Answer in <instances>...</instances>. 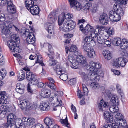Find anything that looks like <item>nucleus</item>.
Listing matches in <instances>:
<instances>
[{
    "label": "nucleus",
    "instance_id": "nucleus-12",
    "mask_svg": "<svg viewBox=\"0 0 128 128\" xmlns=\"http://www.w3.org/2000/svg\"><path fill=\"white\" fill-rule=\"evenodd\" d=\"M48 79L49 81V82H46L45 84L51 89L54 90H56V88L54 84V81L53 79L50 77L48 78Z\"/></svg>",
    "mask_w": 128,
    "mask_h": 128
},
{
    "label": "nucleus",
    "instance_id": "nucleus-37",
    "mask_svg": "<svg viewBox=\"0 0 128 128\" xmlns=\"http://www.w3.org/2000/svg\"><path fill=\"white\" fill-rule=\"evenodd\" d=\"M60 122L64 126L67 127L68 128H70V124L68 122L67 117L65 119H60Z\"/></svg>",
    "mask_w": 128,
    "mask_h": 128
},
{
    "label": "nucleus",
    "instance_id": "nucleus-21",
    "mask_svg": "<svg viewBox=\"0 0 128 128\" xmlns=\"http://www.w3.org/2000/svg\"><path fill=\"white\" fill-rule=\"evenodd\" d=\"M50 92L49 90L46 89H43L41 90L40 95L44 98H47L50 96Z\"/></svg>",
    "mask_w": 128,
    "mask_h": 128
},
{
    "label": "nucleus",
    "instance_id": "nucleus-15",
    "mask_svg": "<svg viewBox=\"0 0 128 128\" xmlns=\"http://www.w3.org/2000/svg\"><path fill=\"white\" fill-rule=\"evenodd\" d=\"M36 40L34 33L32 32H29L26 38V40L28 43L33 44L34 43Z\"/></svg>",
    "mask_w": 128,
    "mask_h": 128
},
{
    "label": "nucleus",
    "instance_id": "nucleus-55",
    "mask_svg": "<svg viewBox=\"0 0 128 128\" xmlns=\"http://www.w3.org/2000/svg\"><path fill=\"white\" fill-rule=\"evenodd\" d=\"M35 122V120L34 118H28L27 125L29 126L32 125Z\"/></svg>",
    "mask_w": 128,
    "mask_h": 128
},
{
    "label": "nucleus",
    "instance_id": "nucleus-28",
    "mask_svg": "<svg viewBox=\"0 0 128 128\" xmlns=\"http://www.w3.org/2000/svg\"><path fill=\"white\" fill-rule=\"evenodd\" d=\"M90 44L83 42L82 43V47L85 51L87 52H89L91 49H92L90 47Z\"/></svg>",
    "mask_w": 128,
    "mask_h": 128
},
{
    "label": "nucleus",
    "instance_id": "nucleus-48",
    "mask_svg": "<svg viewBox=\"0 0 128 128\" xmlns=\"http://www.w3.org/2000/svg\"><path fill=\"white\" fill-rule=\"evenodd\" d=\"M112 66L114 68H118L119 67L118 58L114 59L112 62Z\"/></svg>",
    "mask_w": 128,
    "mask_h": 128
},
{
    "label": "nucleus",
    "instance_id": "nucleus-63",
    "mask_svg": "<svg viewBox=\"0 0 128 128\" xmlns=\"http://www.w3.org/2000/svg\"><path fill=\"white\" fill-rule=\"evenodd\" d=\"M100 128H112V126L111 124L106 123L104 124L102 127H100Z\"/></svg>",
    "mask_w": 128,
    "mask_h": 128
},
{
    "label": "nucleus",
    "instance_id": "nucleus-42",
    "mask_svg": "<svg viewBox=\"0 0 128 128\" xmlns=\"http://www.w3.org/2000/svg\"><path fill=\"white\" fill-rule=\"evenodd\" d=\"M88 52L87 56L90 58H94L95 56V52L94 50L92 48L91 49L89 52Z\"/></svg>",
    "mask_w": 128,
    "mask_h": 128
},
{
    "label": "nucleus",
    "instance_id": "nucleus-3",
    "mask_svg": "<svg viewBox=\"0 0 128 128\" xmlns=\"http://www.w3.org/2000/svg\"><path fill=\"white\" fill-rule=\"evenodd\" d=\"M73 17V15L72 14H65L64 13H62L59 15L58 18V24L60 25L62 24L65 18L67 21L71 20L70 19H72Z\"/></svg>",
    "mask_w": 128,
    "mask_h": 128
},
{
    "label": "nucleus",
    "instance_id": "nucleus-16",
    "mask_svg": "<svg viewBox=\"0 0 128 128\" xmlns=\"http://www.w3.org/2000/svg\"><path fill=\"white\" fill-rule=\"evenodd\" d=\"M2 29L1 35L2 38H7L9 35L10 28L3 27V28H2Z\"/></svg>",
    "mask_w": 128,
    "mask_h": 128
},
{
    "label": "nucleus",
    "instance_id": "nucleus-25",
    "mask_svg": "<svg viewBox=\"0 0 128 128\" xmlns=\"http://www.w3.org/2000/svg\"><path fill=\"white\" fill-rule=\"evenodd\" d=\"M15 126L18 128H26L25 123L23 122L21 120H16V121Z\"/></svg>",
    "mask_w": 128,
    "mask_h": 128
},
{
    "label": "nucleus",
    "instance_id": "nucleus-10",
    "mask_svg": "<svg viewBox=\"0 0 128 128\" xmlns=\"http://www.w3.org/2000/svg\"><path fill=\"white\" fill-rule=\"evenodd\" d=\"M20 103L19 106L22 110L29 108L31 106L30 102L27 100L20 101Z\"/></svg>",
    "mask_w": 128,
    "mask_h": 128
},
{
    "label": "nucleus",
    "instance_id": "nucleus-24",
    "mask_svg": "<svg viewBox=\"0 0 128 128\" xmlns=\"http://www.w3.org/2000/svg\"><path fill=\"white\" fill-rule=\"evenodd\" d=\"M119 5L114 4L113 7V8L114 10L117 11L116 12L122 16L124 15V11L123 9L122 8L120 7L119 8H118L116 7L117 6L119 7Z\"/></svg>",
    "mask_w": 128,
    "mask_h": 128
},
{
    "label": "nucleus",
    "instance_id": "nucleus-35",
    "mask_svg": "<svg viewBox=\"0 0 128 128\" xmlns=\"http://www.w3.org/2000/svg\"><path fill=\"white\" fill-rule=\"evenodd\" d=\"M122 41L121 39L119 38H113L112 40V44L114 45L120 46Z\"/></svg>",
    "mask_w": 128,
    "mask_h": 128
},
{
    "label": "nucleus",
    "instance_id": "nucleus-52",
    "mask_svg": "<svg viewBox=\"0 0 128 128\" xmlns=\"http://www.w3.org/2000/svg\"><path fill=\"white\" fill-rule=\"evenodd\" d=\"M64 73H61L60 76V78L62 80L66 81L68 78V76L66 74H65Z\"/></svg>",
    "mask_w": 128,
    "mask_h": 128
},
{
    "label": "nucleus",
    "instance_id": "nucleus-18",
    "mask_svg": "<svg viewBox=\"0 0 128 128\" xmlns=\"http://www.w3.org/2000/svg\"><path fill=\"white\" fill-rule=\"evenodd\" d=\"M13 25L11 23V22L9 21H6V22L2 21L0 22V27L3 28L4 27L5 28H10L12 27V26Z\"/></svg>",
    "mask_w": 128,
    "mask_h": 128
},
{
    "label": "nucleus",
    "instance_id": "nucleus-23",
    "mask_svg": "<svg viewBox=\"0 0 128 128\" xmlns=\"http://www.w3.org/2000/svg\"><path fill=\"white\" fill-rule=\"evenodd\" d=\"M86 5V6H88L86 8L88 10L90 9L91 10L92 12V13H94L97 11V5H94L92 7V4L90 3L87 4Z\"/></svg>",
    "mask_w": 128,
    "mask_h": 128
},
{
    "label": "nucleus",
    "instance_id": "nucleus-22",
    "mask_svg": "<svg viewBox=\"0 0 128 128\" xmlns=\"http://www.w3.org/2000/svg\"><path fill=\"white\" fill-rule=\"evenodd\" d=\"M29 10L31 14L33 15H37L39 14V8L37 5H34Z\"/></svg>",
    "mask_w": 128,
    "mask_h": 128
},
{
    "label": "nucleus",
    "instance_id": "nucleus-5",
    "mask_svg": "<svg viewBox=\"0 0 128 128\" xmlns=\"http://www.w3.org/2000/svg\"><path fill=\"white\" fill-rule=\"evenodd\" d=\"M16 116L13 114H8L7 117V122L6 124L8 125V126H9L11 128H12V126L15 127V124L14 123L16 124V120H16Z\"/></svg>",
    "mask_w": 128,
    "mask_h": 128
},
{
    "label": "nucleus",
    "instance_id": "nucleus-50",
    "mask_svg": "<svg viewBox=\"0 0 128 128\" xmlns=\"http://www.w3.org/2000/svg\"><path fill=\"white\" fill-rule=\"evenodd\" d=\"M91 38L90 36H86L84 39V42L90 44L92 42V39Z\"/></svg>",
    "mask_w": 128,
    "mask_h": 128
},
{
    "label": "nucleus",
    "instance_id": "nucleus-57",
    "mask_svg": "<svg viewBox=\"0 0 128 128\" xmlns=\"http://www.w3.org/2000/svg\"><path fill=\"white\" fill-rule=\"evenodd\" d=\"M120 121V126L124 127L123 128H128L127 126L126 125V122L125 120H123V118Z\"/></svg>",
    "mask_w": 128,
    "mask_h": 128
},
{
    "label": "nucleus",
    "instance_id": "nucleus-51",
    "mask_svg": "<svg viewBox=\"0 0 128 128\" xmlns=\"http://www.w3.org/2000/svg\"><path fill=\"white\" fill-rule=\"evenodd\" d=\"M117 4H116L120 5H122L123 4H126L127 2V0H117L116 1Z\"/></svg>",
    "mask_w": 128,
    "mask_h": 128
},
{
    "label": "nucleus",
    "instance_id": "nucleus-58",
    "mask_svg": "<svg viewBox=\"0 0 128 128\" xmlns=\"http://www.w3.org/2000/svg\"><path fill=\"white\" fill-rule=\"evenodd\" d=\"M68 60L72 64H72L73 63L75 62V60L74 56L71 55H70L68 56Z\"/></svg>",
    "mask_w": 128,
    "mask_h": 128
},
{
    "label": "nucleus",
    "instance_id": "nucleus-49",
    "mask_svg": "<svg viewBox=\"0 0 128 128\" xmlns=\"http://www.w3.org/2000/svg\"><path fill=\"white\" fill-rule=\"evenodd\" d=\"M90 87L92 89H97L99 88L100 85L97 83L93 82L90 84Z\"/></svg>",
    "mask_w": 128,
    "mask_h": 128
},
{
    "label": "nucleus",
    "instance_id": "nucleus-53",
    "mask_svg": "<svg viewBox=\"0 0 128 128\" xmlns=\"http://www.w3.org/2000/svg\"><path fill=\"white\" fill-rule=\"evenodd\" d=\"M101 34L99 33L97 39L98 42L100 44H102L104 42V40L102 38Z\"/></svg>",
    "mask_w": 128,
    "mask_h": 128
},
{
    "label": "nucleus",
    "instance_id": "nucleus-29",
    "mask_svg": "<svg viewBox=\"0 0 128 128\" xmlns=\"http://www.w3.org/2000/svg\"><path fill=\"white\" fill-rule=\"evenodd\" d=\"M120 46L122 49H125L128 47V41L126 39H123Z\"/></svg>",
    "mask_w": 128,
    "mask_h": 128
},
{
    "label": "nucleus",
    "instance_id": "nucleus-40",
    "mask_svg": "<svg viewBox=\"0 0 128 128\" xmlns=\"http://www.w3.org/2000/svg\"><path fill=\"white\" fill-rule=\"evenodd\" d=\"M118 60L119 62V66L120 65L121 66L123 67L125 66L128 61L126 59V58L124 59L122 57H120L118 58Z\"/></svg>",
    "mask_w": 128,
    "mask_h": 128
},
{
    "label": "nucleus",
    "instance_id": "nucleus-20",
    "mask_svg": "<svg viewBox=\"0 0 128 128\" xmlns=\"http://www.w3.org/2000/svg\"><path fill=\"white\" fill-rule=\"evenodd\" d=\"M110 103L112 106H118L119 104L118 99L116 95L112 96L110 101Z\"/></svg>",
    "mask_w": 128,
    "mask_h": 128
},
{
    "label": "nucleus",
    "instance_id": "nucleus-43",
    "mask_svg": "<svg viewBox=\"0 0 128 128\" xmlns=\"http://www.w3.org/2000/svg\"><path fill=\"white\" fill-rule=\"evenodd\" d=\"M120 121L119 120H115L114 123H112L111 126L112 128H119L120 126Z\"/></svg>",
    "mask_w": 128,
    "mask_h": 128
},
{
    "label": "nucleus",
    "instance_id": "nucleus-54",
    "mask_svg": "<svg viewBox=\"0 0 128 128\" xmlns=\"http://www.w3.org/2000/svg\"><path fill=\"white\" fill-rule=\"evenodd\" d=\"M115 117L116 118L115 120H119L122 119L124 118L122 114L120 113H118L115 116Z\"/></svg>",
    "mask_w": 128,
    "mask_h": 128
},
{
    "label": "nucleus",
    "instance_id": "nucleus-61",
    "mask_svg": "<svg viewBox=\"0 0 128 128\" xmlns=\"http://www.w3.org/2000/svg\"><path fill=\"white\" fill-rule=\"evenodd\" d=\"M76 80L75 78L71 79L68 81V83L71 85H73L76 83Z\"/></svg>",
    "mask_w": 128,
    "mask_h": 128
},
{
    "label": "nucleus",
    "instance_id": "nucleus-30",
    "mask_svg": "<svg viewBox=\"0 0 128 128\" xmlns=\"http://www.w3.org/2000/svg\"><path fill=\"white\" fill-rule=\"evenodd\" d=\"M93 30L92 26H90L89 24H87L84 28V34H88V33H90Z\"/></svg>",
    "mask_w": 128,
    "mask_h": 128
},
{
    "label": "nucleus",
    "instance_id": "nucleus-19",
    "mask_svg": "<svg viewBox=\"0 0 128 128\" xmlns=\"http://www.w3.org/2000/svg\"><path fill=\"white\" fill-rule=\"evenodd\" d=\"M51 100L52 99L53 100H57L56 102H54V104L55 106H61L62 105V101L61 100H59L58 98V96L56 94L54 95L53 96H52L50 98Z\"/></svg>",
    "mask_w": 128,
    "mask_h": 128
},
{
    "label": "nucleus",
    "instance_id": "nucleus-1",
    "mask_svg": "<svg viewBox=\"0 0 128 128\" xmlns=\"http://www.w3.org/2000/svg\"><path fill=\"white\" fill-rule=\"evenodd\" d=\"M10 40L8 41L7 45L10 50L16 53V54L20 52V48L17 44L20 42L19 38L17 34H12L10 37Z\"/></svg>",
    "mask_w": 128,
    "mask_h": 128
},
{
    "label": "nucleus",
    "instance_id": "nucleus-38",
    "mask_svg": "<svg viewBox=\"0 0 128 128\" xmlns=\"http://www.w3.org/2000/svg\"><path fill=\"white\" fill-rule=\"evenodd\" d=\"M7 9L8 11L10 13L13 14L16 12V9L15 6L14 5L7 6Z\"/></svg>",
    "mask_w": 128,
    "mask_h": 128
},
{
    "label": "nucleus",
    "instance_id": "nucleus-60",
    "mask_svg": "<svg viewBox=\"0 0 128 128\" xmlns=\"http://www.w3.org/2000/svg\"><path fill=\"white\" fill-rule=\"evenodd\" d=\"M116 88L118 90V92L120 94L121 96H122L123 94V93L120 85L118 84H117L116 86Z\"/></svg>",
    "mask_w": 128,
    "mask_h": 128
},
{
    "label": "nucleus",
    "instance_id": "nucleus-2",
    "mask_svg": "<svg viewBox=\"0 0 128 128\" xmlns=\"http://www.w3.org/2000/svg\"><path fill=\"white\" fill-rule=\"evenodd\" d=\"M62 24H58L59 28L61 30L65 32H68L73 30L76 25V22L73 20L65 21L63 24L62 27L61 26Z\"/></svg>",
    "mask_w": 128,
    "mask_h": 128
},
{
    "label": "nucleus",
    "instance_id": "nucleus-47",
    "mask_svg": "<svg viewBox=\"0 0 128 128\" xmlns=\"http://www.w3.org/2000/svg\"><path fill=\"white\" fill-rule=\"evenodd\" d=\"M0 110L1 111V112L2 113H5V115L6 114V112H9L8 108H6V106L4 105H1L0 107Z\"/></svg>",
    "mask_w": 128,
    "mask_h": 128
},
{
    "label": "nucleus",
    "instance_id": "nucleus-7",
    "mask_svg": "<svg viewBox=\"0 0 128 128\" xmlns=\"http://www.w3.org/2000/svg\"><path fill=\"white\" fill-rule=\"evenodd\" d=\"M109 18L112 21L114 22H118L121 19V16L118 14L116 12L113 10L110 11L109 12Z\"/></svg>",
    "mask_w": 128,
    "mask_h": 128
},
{
    "label": "nucleus",
    "instance_id": "nucleus-14",
    "mask_svg": "<svg viewBox=\"0 0 128 128\" xmlns=\"http://www.w3.org/2000/svg\"><path fill=\"white\" fill-rule=\"evenodd\" d=\"M44 123L48 126V128H50V126L54 124L55 122L54 119L49 116H47L44 119Z\"/></svg>",
    "mask_w": 128,
    "mask_h": 128
},
{
    "label": "nucleus",
    "instance_id": "nucleus-46",
    "mask_svg": "<svg viewBox=\"0 0 128 128\" xmlns=\"http://www.w3.org/2000/svg\"><path fill=\"white\" fill-rule=\"evenodd\" d=\"M54 24H49L48 25V28L47 29L48 32L52 34L54 31Z\"/></svg>",
    "mask_w": 128,
    "mask_h": 128
},
{
    "label": "nucleus",
    "instance_id": "nucleus-36",
    "mask_svg": "<svg viewBox=\"0 0 128 128\" xmlns=\"http://www.w3.org/2000/svg\"><path fill=\"white\" fill-rule=\"evenodd\" d=\"M90 65L92 69H94L93 70H94L99 71V70L98 69L100 68V66H99V64H97L96 62H90Z\"/></svg>",
    "mask_w": 128,
    "mask_h": 128
},
{
    "label": "nucleus",
    "instance_id": "nucleus-41",
    "mask_svg": "<svg viewBox=\"0 0 128 128\" xmlns=\"http://www.w3.org/2000/svg\"><path fill=\"white\" fill-rule=\"evenodd\" d=\"M81 75L84 82H87L90 80L88 74H87L84 72H82L81 73Z\"/></svg>",
    "mask_w": 128,
    "mask_h": 128
},
{
    "label": "nucleus",
    "instance_id": "nucleus-34",
    "mask_svg": "<svg viewBox=\"0 0 128 128\" xmlns=\"http://www.w3.org/2000/svg\"><path fill=\"white\" fill-rule=\"evenodd\" d=\"M103 77L104 76V74L103 72L101 71H98V73L95 76V77L93 79L92 81L96 82L100 80V76Z\"/></svg>",
    "mask_w": 128,
    "mask_h": 128
},
{
    "label": "nucleus",
    "instance_id": "nucleus-9",
    "mask_svg": "<svg viewBox=\"0 0 128 128\" xmlns=\"http://www.w3.org/2000/svg\"><path fill=\"white\" fill-rule=\"evenodd\" d=\"M70 3V6L74 7L76 10H79L82 8L81 4L76 0H68Z\"/></svg>",
    "mask_w": 128,
    "mask_h": 128
},
{
    "label": "nucleus",
    "instance_id": "nucleus-13",
    "mask_svg": "<svg viewBox=\"0 0 128 128\" xmlns=\"http://www.w3.org/2000/svg\"><path fill=\"white\" fill-rule=\"evenodd\" d=\"M8 98V95L6 92L5 91L0 92V104L2 102V104H6L7 102L6 99Z\"/></svg>",
    "mask_w": 128,
    "mask_h": 128
},
{
    "label": "nucleus",
    "instance_id": "nucleus-8",
    "mask_svg": "<svg viewBox=\"0 0 128 128\" xmlns=\"http://www.w3.org/2000/svg\"><path fill=\"white\" fill-rule=\"evenodd\" d=\"M97 108L100 111L102 112L105 110L106 108H108L109 104L108 102H105L102 99L101 100L100 102L97 104Z\"/></svg>",
    "mask_w": 128,
    "mask_h": 128
},
{
    "label": "nucleus",
    "instance_id": "nucleus-62",
    "mask_svg": "<svg viewBox=\"0 0 128 128\" xmlns=\"http://www.w3.org/2000/svg\"><path fill=\"white\" fill-rule=\"evenodd\" d=\"M31 128H44V127L42 124H37L32 126Z\"/></svg>",
    "mask_w": 128,
    "mask_h": 128
},
{
    "label": "nucleus",
    "instance_id": "nucleus-6",
    "mask_svg": "<svg viewBox=\"0 0 128 128\" xmlns=\"http://www.w3.org/2000/svg\"><path fill=\"white\" fill-rule=\"evenodd\" d=\"M26 77L28 80L31 81L30 84H32L33 85H36L38 83V79L32 72H26Z\"/></svg>",
    "mask_w": 128,
    "mask_h": 128
},
{
    "label": "nucleus",
    "instance_id": "nucleus-17",
    "mask_svg": "<svg viewBox=\"0 0 128 128\" xmlns=\"http://www.w3.org/2000/svg\"><path fill=\"white\" fill-rule=\"evenodd\" d=\"M25 89V86L24 84H17L15 90L18 92L22 94H24Z\"/></svg>",
    "mask_w": 128,
    "mask_h": 128
},
{
    "label": "nucleus",
    "instance_id": "nucleus-11",
    "mask_svg": "<svg viewBox=\"0 0 128 128\" xmlns=\"http://www.w3.org/2000/svg\"><path fill=\"white\" fill-rule=\"evenodd\" d=\"M99 20L100 24L103 25H106L108 22V18L106 14H103L100 16Z\"/></svg>",
    "mask_w": 128,
    "mask_h": 128
},
{
    "label": "nucleus",
    "instance_id": "nucleus-64",
    "mask_svg": "<svg viewBox=\"0 0 128 128\" xmlns=\"http://www.w3.org/2000/svg\"><path fill=\"white\" fill-rule=\"evenodd\" d=\"M100 128H112V126L111 124L106 123L104 124L102 127H100Z\"/></svg>",
    "mask_w": 128,
    "mask_h": 128
},
{
    "label": "nucleus",
    "instance_id": "nucleus-56",
    "mask_svg": "<svg viewBox=\"0 0 128 128\" xmlns=\"http://www.w3.org/2000/svg\"><path fill=\"white\" fill-rule=\"evenodd\" d=\"M42 57L40 56V57L37 56V60L35 62L36 63H39L40 64H41L42 66H43L44 65V64L42 62Z\"/></svg>",
    "mask_w": 128,
    "mask_h": 128
},
{
    "label": "nucleus",
    "instance_id": "nucleus-27",
    "mask_svg": "<svg viewBox=\"0 0 128 128\" xmlns=\"http://www.w3.org/2000/svg\"><path fill=\"white\" fill-rule=\"evenodd\" d=\"M53 69L57 74L60 75L61 73H64L65 71L63 70L59 65H56L53 67Z\"/></svg>",
    "mask_w": 128,
    "mask_h": 128
},
{
    "label": "nucleus",
    "instance_id": "nucleus-45",
    "mask_svg": "<svg viewBox=\"0 0 128 128\" xmlns=\"http://www.w3.org/2000/svg\"><path fill=\"white\" fill-rule=\"evenodd\" d=\"M110 110L112 113L118 112V108L116 106H111L110 107Z\"/></svg>",
    "mask_w": 128,
    "mask_h": 128
},
{
    "label": "nucleus",
    "instance_id": "nucleus-44",
    "mask_svg": "<svg viewBox=\"0 0 128 128\" xmlns=\"http://www.w3.org/2000/svg\"><path fill=\"white\" fill-rule=\"evenodd\" d=\"M69 51L72 52H74L76 54H77L79 52H78L77 48L75 45L71 46L69 49Z\"/></svg>",
    "mask_w": 128,
    "mask_h": 128
},
{
    "label": "nucleus",
    "instance_id": "nucleus-33",
    "mask_svg": "<svg viewBox=\"0 0 128 128\" xmlns=\"http://www.w3.org/2000/svg\"><path fill=\"white\" fill-rule=\"evenodd\" d=\"M103 54L104 58L107 60H110L112 58L110 52L108 50H105L103 51Z\"/></svg>",
    "mask_w": 128,
    "mask_h": 128
},
{
    "label": "nucleus",
    "instance_id": "nucleus-39",
    "mask_svg": "<svg viewBox=\"0 0 128 128\" xmlns=\"http://www.w3.org/2000/svg\"><path fill=\"white\" fill-rule=\"evenodd\" d=\"M54 13L51 12L48 15V22L50 23L49 24H54L53 23L55 22V20L54 16L53 14Z\"/></svg>",
    "mask_w": 128,
    "mask_h": 128
},
{
    "label": "nucleus",
    "instance_id": "nucleus-32",
    "mask_svg": "<svg viewBox=\"0 0 128 128\" xmlns=\"http://www.w3.org/2000/svg\"><path fill=\"white\" fill-rule=\"evenodd\" d=\"M34 4V2L32 0H26V6L28 10L33 6Z\"/></svg>",
    "mask_w": 128,
    "mask_h": 128
},
{
    "label": "nucleus",
    "instance_id": "nucleus-4",
    "mask_svg": "<svg viewBox=\"0 0 128 128\" xmlns=\"http://www.w3.org/2000/svg\"><path fill=\"white\" fill-rule=\"evenodd\" d=\"M76 62L73 63L72 66L76 68H78L79 64L82 65L86 64V60L85 57L81 55L77 56L76 57Z\"/></svg>",
    "mask_w": 128,
    "mask_h": 128
},
{
    "label": "nucleus",
    "instance_id": "nucleus-26",
    "mask_svg": "<svg viewBox=\"0 0 128 128\" xmlns=\"http://www.w3.org/2000/svg\"><path fill=\"white\" fill-rule=\"evenodd\" d=\"M102 26L98 25L97 26V28L98 29H96V30H94L92 32L90 33L91 36V37L94 38H96L99 34V32H98L99 30V28L101 29L102 28Z\"/></svg>",
    "mask_w": 128,
    "mask_h": 128
},
{
    "label": "nucleus",
    "instance_id": "nucleus-59",
    "mask_svg": "<svg viewBox=\"0 0 128 128\" xmlns=\"http://www.w3.org/2000/svg\"><path fill=\"white\" fill-rule=\"evenodd\" d=\"M57 62L56 60H55L54 58L50 59L48 61V63L50 66H54L56 64Z\"/></svg>",
    "mask_w": 128,
    "mask_h": 128
},
{
    "label": "nucleus",
    "instance_id": "nucleus-31",
    "mask_svg": "<svg viewBox=\"0 0 128 128\" xmlns=\"http://www.w3.org/2000/svg\"><path fill=\"white\" fill-rule=\"evenodd\" d=\"M98 71H99L93 70L92 71L88 73L89 78L92 81L93 79H94V78L98 73Z\"/></svg>",
    "mask_w": 128,
    "mask_h": 128
}]
</instances>
